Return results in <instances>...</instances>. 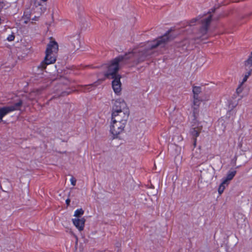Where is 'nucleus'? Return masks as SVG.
Here are the masks:
<instances>
[{
    "instance_id": "nucleus-14",
    "label": "nucleus",
    "mask_w": 252,
    "mask_h": 252,
    "mask_svg": "<svg viewBox=\"0 0 252 252\" xmlns=\"http://www.w3.org/2000/svg\"><path fill=\"white\" fill-rule=\"evenodd\" d=\"M235 218L238 225H242L246 220V218L243 214L238 213L235 215Z\"/></svg>"
},
{
    "instance_id": "nucleus-21",
    "label": "nucleus",
    "mask_w": 252,
    "mask_h": 252,
    "mask_svg": "<svg viewBox=\"0 0 252 252\" xmlns=\"http://www.w3.org/2000/svg\"><path fill=\"white\" fill-rule=\"evenodd\" d=\"M252 73V71H249V72H247L244 76V77L243 79V81L240 83V86H242V85L247 81L248 77L251 75Z\"/></svg>"
},
{
    "instance_id": "nucleus-7",
    "label": "nucleus",
    "mask_w": 252,
    "mask_h": 252,
    "mask_svg": "<svg viewBox=\"0 0 252 252\" xmlns=\"http://www.w3.org/2000/svg\"><path fill=\"white\" fill-rule=\"evenodd\" d=\"M22 101L20 100L14 105L4 106L0 108V122L2 121V118L7 114L14 111L20 110L22 105Z\"/></svg>"
},
{
    "instance_id": "nucleus-15",
    "label": "nucleus",
    "mask_w": 252,
    "mask_h": 252,
    "mask_svg": "<svg viewBox=\"0 0 252 252\" xmlns=\"http://www.w3.org/2000/svg\"><path fill=\"white\" fill-rule=\"evenodd\" d=\"M242 153L241 154V155L245 157L246 159H249L252 158V154L249 147L246 148L245 150L243 149L242 150Z\"/></svg>"
},
{
    "instance_id": "nucleus-28",
    "label": "nucleus",
    "mask_w": 252,
    "mask_h": 252,
    "mask_svg": "<svg viewBox=\"0 0 252 252\" xmlns=\"http://www.w3.org/2000/svg\"><path fill=\"white\" fill-rule=\"evenodd\" d=\"M96 84V82L94 83V84H91V85H89L88 86L89 87H92V86H96L97 85V84Z\"/></svg>"
},
{
    "instance_id": "nucleus-9",
    "label": "nucleus",
    "mask_w": 252,
    "mask_h": 252,
    "mask_svg": "<svg viewBox=\"0 0 252 252\" xmlns=\"http://www.w3.org/2000/svg\"><path fill=\"white\" fill-rule=\"evenodd\" d=\"M69 41L72 46L71 51L74 52L80 48L81 45L79 34L70 36Z\"/></svg>"
},
{
    "instance_id": "nucleus-16",
    "label": "nucleus",
    "mask_w": 252,
    "mask_h": 252,
    "mask_svg": "<svg viewBox=\"0 0 252 252\" xmlns=\"http://www.w3.org/2000/svg\"><path fill=\"white\" fill-rule=\"evenodd\" d=\"M236 173V171L235 170L229 171L227 173L226 178L223 179V181H226V183L229 184V181L233 178Z\"/></svg>"
},
{
    "instance_id": "nucleus-2",
    "label": "nucleus",
    "mask_w": 252,
    "mask_h": 252,
    "mask_svg": "<svg viewBox=\"0 0 252 252\" xmlns=\"http://www.w3.org/2000/svg\"><path fill=\"white\" fill-rule=\"evenodd\" d=\"M129 114L128 108L124 100H115L112 107V120L126 123Z\"/></svg>"
},
{
    "instance_id": "nucleus-1",
    "label": "nucleus",
    "mask_w": 252,
    "mask_h": 252,
    "mask_svg": "<svg viewBox=\"0 0 252 252\" xmlns=\"http://www.w3.org/2000/svg\"><path fill=\"white\" fill-rule=\"evenodd\" d=\"M169 34V33H166L153 41L148 42L144 48L135 49L126 53L124 56H119L116 58L108 64L103 65V68L107 69L104 72V76L111 79L120 75L117 73L119 69L128 60H132L137 63L144 62L153 54V49L158 47H164L165 46L170 40Z\"/></svg>"
},
{
    "instance_id": "nucleus-22",
    "label": "nucleus",
    "mask_w": 252,
    "mask_h": 252,
    "mask_svg": "<svg viewBox=\"0 0 252 252\" xmlns=\"http://www.w3.org/2000/svg\"><path fill=\"white\" fill-rule=\"evenodd\" d=\"M183 44H179L178 45V47H182L183 49H184V47L186 46L187 44H189V42L187 40H184L183 41Z\"/></svg>"
},
{
    "instance_id": "nucleus-32",
    "label": "nucleus",
    "mask_w": 252,
    "mask_h": 252,
    "mask_svg": "<svg viewBox=\"0 0 252 252\" xmlns=\"http://www.w3.org/2000/svg\"><path fill=\"white\" fill-rule=\"evenodd\" d=\"M222 120H219V122H222Z\"/></svg>"
},
{
    "instance_id": "nucleus-20",
    "label": "nucleus",
    "mask_w": 252,
    "mask_h": 252,
    "mask_svg": "<svg viewBox=\"0 0 252 252\" xmlns=\"http://www.w3.org/2000/svg\"><path fill=\"white\" fill-rule=\"evenodd\" d=\"M193 109L194 110H197L200 104L199 100L198 99V97H193Z\"/></svg>"
},
{
    "instance_id": "nucleus-19",
    "label": "nucleus",
    "mask_w": 252,
    "mask_h": 252,
    "mask_svg": "<svg viewBox=\"0 0 252 252\" xmlns=\"http://www.w3.org/2000/svg\"><path fill=\"white\" fill-rule=\"evenodd\" d=\"M84 211L82 209H77L74 212V216L76 218H79L84 214Z\"/></svg>"
},
{
    "instance_id": "nucleus-4",
    "label": "nucleus",
    "mask_w": 252,
    "mask_h": 252,
    "mask_svg": "<svg viewBox=\"0 0 252 252\" xmlns=\"http://www.w3.org/2000/svg\"><path fill=\"white\" fill-rule=\"evenodd\" d=\"M212 16L209 15L208 17L203 18L202 15H199L196 18H192L189 20L188 22V25L189 26H193L196 25L197 22H199L201 24L199 30V37H201L205 35L208 31L209 25L212 21Z\"/></svg>"
},
{
    "instance_id": "nucleus-8",
    "label": "nucleus",
    "mask_w": 252,
    "mask_h": 252,
    "mask_svg": "<svg viewBox=\"0 0 252 252\" xmlns=\"http://www.w3.org/2000/svg\"><path fill=\"white\" fill-rule=\"evenodd\" d=\"M121 78V75L117 76L112 78L113 79L112 82V88L114 92L117 94H120L122 91V84L120 81Z\"/></svg>"
},
{
    "instance_id": "nucleus-31",
    "label": "nucleus",
    "mask_w": 252,
    "mask_h": 252,
    "mask_svg": "<svg viewBox=\"0 0 252 252\" xmlns=\"http://www.w3.org/2000/svg\"><path fill=\"white\" fill-rule=\"evenodd\" d=\"M237 160L236 157L235 158V162H236V160Z\"/></svg>"
},
{
    "instance_id": "nucleus-26",
    "label": "nucleus",
    "mask_w": 252,
    "mask_h": 252,
    "mask_svg": "<svg viewBox=\"0 0 252 252\" xmlns=\"http://www.w3.org/2000/svg\"><path fill=\"white\" fill-rule=\"evenodd\" d=\"M38 92H39L38 91H33L31 93L30 95H31V96H32V95H34V94H38Z\"/></svg>"
},
{
    "instance_id": "nucleus-17",
    "label": "nucleus",
    "mask_w": 252,
    "mask_h": 252,
    "mask_svg": "<svg viewBox=\"0 0 252 252\" xmlns=\"http://www.w3.org/2000/svg\"><path fill=\"white\" fill-rule=\"evenodd\" d=\"M228 185V183H226V181H224L223 180L222 182L220 184L218 189V192L220 195L222 194L224 189H225L226 187H227Z\"/></svg>"
},
{
    "instance_id": "nucleus-23",
    "label": "nucleus",
    "mask_w": 252,
    "mask_h": 252,
    "mask_svg": "<svg viewBox=\"0 0 252 252\" xmlns=\"http://www.w3.org/2000/svg\"><path fill=\"white\" fill-rule=\"evenodd\" d=\"M14 38L15 36L13 34L9 35L7 38V40L9 41H12L14 40Z\"/></svg>"
},
{
    "instance_id": "nucleus-3",
    "label": "nucleus",
    "mask_w": 252,
    "mask_h": 252,
    "mask_svg": "<svg viewBox=\"0 0 252 252\" xmlns=\"http://www.w3.org/2000/svg\"><path fill=\"white\" fill-rule=\"evenodd\" d=\"M58 51V43L55 41H51L47 44L44 60L38 66V68L45 69L47 65L54 63L56 60Z\"/></svg>"
},
{
    "instance_id": "nucleus-24",
    "label": "nucleus",
    "mask_w": 252,
    "mask_h": 252,
    "mask_svg": "<svg viewBox=\"0 0 252 252\" xmlns=\"http://www.w3.org/2000/svg\"><path fill=\"white\" fill-rule=\"evenodd\" d=\"M241 87H242V86H240V84L239 87L237 88V89L236 90V92H237V94H240L242 92L243 89Z\"/></svg>"
},
{
    "instance_id": "nucleus-30",
    "label": "nucleus",
    "mask_w": 252,
    "mask_h": 252,
    "mask_svg": "<svg viewBox=\"0 0 252 252\" xmlns=\"http://www.w3.org/2000/svg\"><path fill=\"white\" fill-rule=\"evenodd\" d=\"M41 1H43V2H45L47 0H41Z\"/></svg>"
},
{
    "instance_id": "nucleus-11",
    "label": "nucleus",
    "mask_w": 252,
    "mask_h": 252,
    "mask_svg": "<svg viewBox=\"0 0 252 252\" xmlns=\"http://www.w3.org/2000/svg\"><path fill=\"white\" fill-rule=\"evenodd\" d=\"M202 126H201L199 124H197V125H194L192 126V127L190 129V133L191 135L196 138L199 135V133L202 130ZM196 139L195 138L194 140V146L196 145Z\"/></svg>"
},
{
    "instance_id": "nucleus-12",
    "label": "nucleus",
    "mask_w": 252,
    "mask_h": 252,
    "mask_svg": "<svg viewBox=\"0 0 252 252\" xmlns=\"http://www.w3.org/2000/svg\"><path fill=\"white\" fill-rule=\"evenodd\" d=\"M72 220L73 224L79 231H81L83 230L86 221V220L84 218H75L73 219Z\"/></svg>"
},
{
    "instance_id": "nucleus-29",
    "label": "nucleus",
    "mask_w": 252,
    "mask_h": 252,
    "mask_svg": "<svg viewBox=\"0 0 252 252\" xmlns=\"http://www.w3.org/2000/svg\"><path fill=\"white\" fill-rule=\"evenodd\" d=\"M104 79H103V80H98V81L99 82H102V81H103Z\"/></svg>"
},
{
    "instance_id": "nucleus-13",
    "label": "nucleus",
    "mask_w": 252,
    "mask_h": 252,
    "mask_svg": "<svg viewBox=\"0 0 252 252\" xmlns=\"http://www.w3.org/2000/svg\"><path fill=\"white\" fill-rule=\"evenodd\" d=\"M215 169L211 167L210 168H207L206 171L203 174V176L208 180H212L215 175Z\"/></svg>"
},
{
    "instance_id": "nucleus-5",
    "label": "nucleus",
    "mask_w": 252,
    "mask_h": 252,
    "mask_svg": "<svg viewBox=\"0 0 252 252\" xmlns=\"http://www.w3.org/2000/svg\"><path fill=\"white\" fill-rule=\"evenodd\" d=\"M126 123L111 119L110 131L113 138H117L124 130Z\"/></svg>"
},
{
    "instance_id": "nucleus-25",
    "label": "nucleus",
    "mask_w": 252,
    "mask_h": 252,
    "mask_svg": "<svg viewBox=\"0 0 252 252\" xmlns=\"http://www.w3.org/2000/svg\"><path fill=\"white\" fill-rule=\"evenodd\" d=\"M70 182H71V184L73 185V186H75V184H76V180L74 178H71L70 179Z\"/></svg>"
},
{
    "instance_id": "nucleus-18",
    "label": "nucleus",
    "mask_w": 252,
    "mask_h": 252,
    "mask_svg": "<svg viewBox=\"0 0 252 252\" xmlns=\"http://www.w3.org/2000/svg\"><path fill=\"white\" fill-rule=\"evenodd\" d=\"M201 88L200 87L194 86L192 89V92L193 93V97H198V95L201 93Z\"/></svg>"
},
{
    "instance_id": "nucleus-6",
    "label": "nucleus",
    "mask_w": 252,
    "mask_h": 252,
    "mask_svg": "<svg viewBox=\"0 0 252 252\" xmlns=\"http://www.w3.org/2000/svg\"><path fill=\"white\" fill-rule=\"evenodd\" d=\"M22 101L20 100L14 105L4 106L0 108V122L2 121V118L7 114L14 111L20 110L22 105Z\"/></svg>"
},
{
    "instance_id": "nucleus-27",
    "label": "nucleus",
    "mask_w": 252,
    "mask_h": 252,
    "mask_svg": "<svg viewBox=\"0 0 252 252\" xmlns=\"http://www.w3.org/2000/svg\"><path fill=\"white\" fill-rule=\"evenodd\" d=\"M65 202H66V203L67 205H69V203H70V200L68 198V199H67L66 200Z\"/></svg>"
},
{
    "instance_id": "nucleus-10",
    "label": "nucleus",
    "mask_w": 252,
    "mask_h": 252,
    "mask_svg": "<svg viewBox=\"0 0 252 252\" xmlns=\"http://www.w3.org/2000/svg\"><path fill=\"white\" fill-rule=\"evenodd\" d=\"M241 208L248 212H250L252 208V204L248 197H243L239 201Z\"/></svg>"
}]
</instances>
